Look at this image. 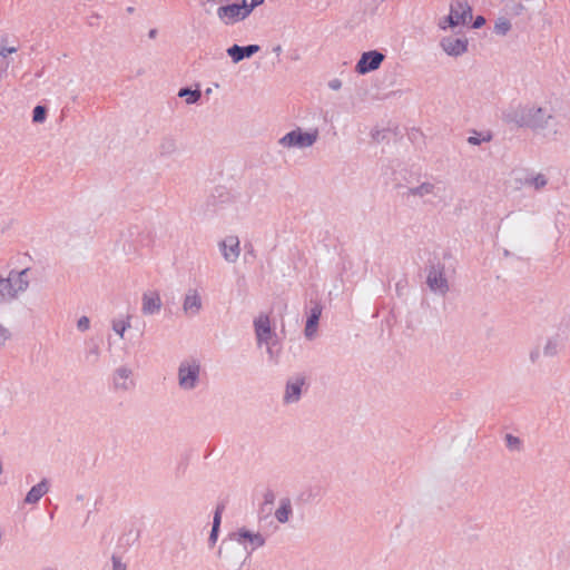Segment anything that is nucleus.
<instances>
[{"label":"nucleus","mask_w":570,"mask_h":570,"mask_svg":"<svg viewBox=\"0 0 570 570\" xmlns=\"http://www.w3.org/2000/svg\"><path fill=\"white\" fill-rule=\"evenodd\" d=\"M566 119L563 102L558 98L518 105L503 112L505 122L528 128L550 140L563 135Z\"/></svg>","instance_id":"1"},{"label":"nucleus","mask_w":570,"mask_h":570,"mask_svg":"<svg viewBox=\"0 0 570 570\" xmlns=\"http://www.w3.org/2000/svg\"><path fill=\"white\" fill-rule=\"evenodd\" d=\"M30 284L29 268L10 271L8 276H0V304L12 302L24 293Z\"/></svg>","instance_id":"2"},{"label":"nucleus","mask_w":570,"mask_h":570,"mask_svg":"<svg viewBox=\"0 0 570 570\" xmlns=\"http://www.w3.org/2000/svg\"><path fill=\"white\" fill-rule=\"evenodd\" d=\"M218 557L222 558L229 567L240 568L248 559L247 550L238 540L234 532L224 540L218 550Z\"/></svg>","instance_id":"3"},{"label":"nucleus","mask_w":570,"mask_h":570,"mask_svg":"<svg viewBox=\"0 0 570 570\" xmlns=\"http://www.w3.org/2000/svg\"><path fill=\"white\" fill-rule=\"evenodd\" d=\"M200 362L196 358H186L179 363L177 371L178 386L183 391L195 390L200 381Z\"/></svg>","instance_id":"4"},{"label":"nucleus","mask_w":570,"mask_h":570,"mask_svg":"<svg viewBox=\"0 0 570 570\" xmlns=\"http://www.w3.org/2000/svg\"><path fill=\"white\" fill-rule=\"evenodd\" d=\"M318 129L303 131L297 127L278 139V145L286 149H305L312 147L318 139Z\"/></svg>","instance_id":"5"},{"label":"nucleus","mask_w":570,"mask_h":570,"mask_svg":"<svg viewBox=\"0 0 570 570\" xmlns=\"http://www.w3.org/2000/svg\"><path fill=\"white\" fill-rule=\"evenodd\" d=\"M426 285L439 295L444 296L449 292V282L445 277V267L441 263L430 265L426 276Z\"/></svg>","instance_id":"6"},{"label":"nucleus","mask_w":570,"mask_h":570,"mask_svg":"<svg viewBox=\"0 0 570 570\" xmlns=\"http://www.w3.org/2000/svg\"><path fill=\"white\" fill-rule=\"evenodd\" d=\"M472 19V8L464 0H455L450 6V14L445 18L444 22L449 27H456L465 24Z\"/></svg>","instance_id":"7"},{"label":"nucleus","mask_w":570,"mask_h":570,"mask_svg":"<svg viewBox=\"0 0 570 570\" xmlns=\"http://www.w3.org/2000/svg\"><path fill=\"white\" fill-rule=\"evenodd\" d=\"M234 534L236 540L246 548L248 556L265 544V538L259 532H253L246 528L238 529Z\"/></svg>","instance_id":"8"},{"label":"nucleus","mask_w":570,"mask_h":570,"mask_svg":"<svg viewBox=\"0 0 570 570\" xmlns=\"http://www.w3.org/2000/svg\"><path fill=\"white\" fill-rule=\"evenodd\" d=\"M384 58H385V56L377 50H371V51L364 52L361 56L360 60L357 61L355 70H356V72H358L361 75H365L371 71H374L380 68Z\"/></svg>","instance_id":"9"},{"label":"nucleus","mask_w":570,"mask_h":570,"mask_svg":"<svg viewBox=\"0 0 570 570\" xmlns=\"http://www.w3.org/2000/svg\"><path fill=\"white\" fill-rule=\"evenodd\" d=\"M217 16L220 20H223L226 24L235 23L237 21L244 20L249 16V10L244 8L243 3L237 4H228L223 6L217 9Z\"/></svg>","instance_id":"10"},{"label":"nucleus","mask_w":570,"mask_h":570,"mask_svg":"<svg viewBox=\"0 0 570 570\" xmlns=\"http://www.w3.org/2000/svg\"><path fill=\"white\" fill-rule=\"evenodd\" d=\"M440 45L449 56L453 57L461 56L468 50V39L465 37H444Z\"/></svg>","instance_id":"11"},{"label":"nucleus","mask_w":570,"mask_h":570,"mask_svg":"<svg viewBox=\"0 0 570 570\" xmlns=\"http://www.w3.org/2000/svg\"><path fill=\"white\" fill-rule=\"evenodd\" d=\"M203 308V302L199 292L196 288H189L183 301V311L187 316H196Z\"/></svg>","instance_id":"12"},{"label":"nucleus","mask_w":570,"mask_h":570,"mask_svg":"<svg viewBox=\"0 0 570 570\" xmlns=\"http://www.w3.org/2000/svg\"><path fill=\"white\" fill-rule=\"evenodd\" d=\"M305 384V377L296 375L291 377L285 387L284 402L286 404L296 403L299 401L302 395V387Z\"/></svg>","instance_id":"13"},{"label":"nucleus","mask_w":570,"mask_h":570,"mask_svg":"<svg viewBox=\"0 0 570 570\" xmlns=\"http://www.w3.org/2000/svg\"><path fill=\"white\" fill-rule=\"evenodd\" d=\"M254 327H255V334H256V337H257V343L258 345H262V344H268V342L271 341L274 332L271 327V321H269V317L267 315H259L255 321H254Z\"/></svg>","instance_id":"14"},{"label":"nucleus","mask_w":570,"mask_h":570,"mask_svg":"<svg viewBox=\"0 0 570 570\" xmlns=\"http://www.w3.org/2000/svg\"><path fill=\"white\" fill-rule=\"evenodd\" d=\"M222 254L228 263H235L240 254L239 239L237 236H228L219 243Z\"/></svg>","instance_id":"15"},{"label":"nucleus","mask_w":570,"mask_h":570,"mask_svg":"<svg viewBox=\"0 0 570 570\" xmlns=\"http://www.w3.org/2000/svg\"><path fill=\"white\" fill-rule=\"evenodd\" d=\"M163 306L158 292H145L141 297V312L144 315H154L160 312Z\"/></svg>","instance_id":"16"},{"label":"nucleus","mask_w":570,"mask_h":570,"mask_svg":"<svg viewBox=\"0 0 570 570\" xmlns=\"http://www.w3.org/2000/svg\"><path fill=\"white\" fill-rule=\"evenodd\" d=\"M132 371L128 366H120L114 372V387L118 391H128L134 387L135 383L131 380Z\"/></svg>","instance_id":"17"},{"label":"nucleus","mask_w":570,"mask_h":570,"mask_svg":"<svg viewBox=\"0 0 570 570\" xmlns=\"http://www.w3.org/2000/svg\"><path fill=\"white\" fill-rule=\"evenodd\" d=\"M323 307L320 303H314L306 321L304 334L307 340H313L316 335L317 325L322 315Z\"/></svg>","instance_id":"18"},{"label":"nucleus","mask_w":570,"mask_h":570,"mask_svg":"<svg viewBox=\"0 0 570 570\" xmlns=\"http://www.w3.org/2000/svg\"><path fill=\"white\" fill-rule=\"evenodd\" d=\"M258 45H248L245 47L233 45L227 49V55L232 58L234 63H238L245 58H250L253 55L259 51Z\"/></svg>","instance_id":"19"},{"label":"nucleus","mask_w":570,"mask_h":570,"mask_svg":"<svg viewBox=\"0 0 570 570\" xmlns=\"http://www.w3.org/2000/svg\"><path fill=\"white\" fill-rule=\"evenodd\" d=\"M522 184L534 191H542L549 184V177L544 173L530 171L525 175Z\"/></svg>","instance_id":"20"},{"label":"nucleus","mask_w":570,"mask_h":570,"mask_svg":"<svg viewBox=\"0 0 570 570\" xmlns=\"http://www.w3.org/2000/svg\"><path fill=\"white\" fill-rule=\"evenodd\" d=\"M438 195V187L429 181H424L416 187H411L406 191V196L419 197L428 200L429 197H435Z\"/></svg>","instance_id":"21"},{"label":"nucleus","mask_w":570,"mask_h":570,"mask_svg":"<svg viewBox=\"0 0 570 570\" xmlns=\"http://www.w3.org/2000/svg\"><path fill=\"white\" fill-rule=\"evenodd\" d=\"M49 491V483L46 479L41 480L38 484L33 485L24 498L28 504L37 503Z\"/></svg>","instance_id":"22"},{"label":"nucleus","mask_w":570,"mask_h":570,"mask_svg":"<svg viewBox=\"0 0 570 570\" xmlns=\"http://www.w3.org/2000/svg\"><path fill=\"white\" fill-rule=\"evenodd\" d=\"M292 501L289 498H282L279 507L275 511V518L279 523H286L292 514Z\"/></svg>","instance_id":"23"},{"label":"nucleus","mask_w":570,"mask_h":570,"mask_svg":"<svg viewBox=\"0 0 570 570\" xmlns=\"http://www.w3.org/2000/svg\"><path fill=\"white\" fill-rule=\"evenodd\" d=\"M131 315L127 314L125 318H115L111 321L114 332L120 337H125V332L130 327Z\"/></svg>","instance_id":"24"},{"label":"nucleus","mask_w":570,"mask_h":570,"mask_svg":"<svg viewBox=\"0 0 570 570\" xmlns=\"http://www.w3.org/2000/svg\"><path fill=\"white\" fill-rule=\"evenodd\" d=\"M178 97L186 98L187 105L197 104L202 98V91L199 89H190L188 87L180 88L178 91Z\"/></svg>","instance_id":"25"},{"label":"nucleus","mask_w":570,"mask_h":570,"mask_svg":"<svg viewBox=\"0 0 570 570\" xmlns=\"http://www.w3.org/2000/svg\"><path fill=\"white\" fill-rule=\"evenodd\" d=\"M223 510H224V505H218L216 508V511L214 514L213 527H212V531L209 534V542L212 544L216 543L217 538H218V531H219V527H220Z\"/></svg>","instance_id":"26"},{"label":"nucleus","mask_w":570,"mask_h":570,"mask_svg":"<svg viewBox=\"0 0 570 570\" xmlns=\"http://www.w3.org/2000/svg\"><path fill=\"white\" fill-rule=\"evenodd\" d=\"M159 150L161 155L169 156L177 150V141L173 137H164Z\"/></svg>","instance_id":"27"},{"label":"nucleus","mask_w":570,"mask_h":570,"mask_svg":"<svg viewBox=\"0 0 570 570\" xmlns=\"http://www.w3.org/2000/svg\"><path fill=\"white\" fill-rule=\"evenodd\" d=\"M494 32L500 36H505L511 30V22L505 18H499L493 28Z\"/></svg>","instance_id":"28"},{"label":"nucleus","mask_w":570,"mask_h":570,"mask_svg":"<svg viewBox=\"0 0 570 570\" xmlns=\"http://www.w3.org/2000/svg\"><path fill=\"white\" fill-rule=\"evenodd\" d=\"M558 353V343L554 340H547L544 346L542 348V354L544 356L551 357Z\"/></svg>","instance_id":"29"},{"label":"nucleus","mask_w":570,"mask_h":570,"mask_svg":"<svg viewBox=\"0 0 570 570\" xmlns=\"http://www.w3.org/2000/svg\"><path fill=\"white\" fill-rule=\"evenodd\" d=\"M47 109L43 106H37L33 109L32 120L35 122H42L46 119Z\"/></svg>","instance_id":"30"},{"label":"nucleus","mask_w":570,"mask_h":570,"mask_svg":"<svg viewBox=\"0 0 570 570\" xmlns=\"http://www.w3.org/2000/svg\"><path fill=\"white\" fill-rule=\"evenodd\" d=\"M11 338V332L0 323V350H2L7 342Z\"/></svg>","instance_id":"31"},{"label":"nucleus","mask_w":570,"mask_h":570,"mask_svg":"<svg viewBox=\"0 0 570 570\" xmlns=\"http://www.w3.org/2000/svg\"><path fill=\"white\" fill-rule=\"evenodd\" d=\"M505 443L510 450H519L520 444H521L520 439L512 434L505 435Z\"/></svg>","instance_id":"32"},{"label":"nucleus","mask_w":570,"mask_h":570,"mask_svg":"<svg viewBox=\"0 0 570 570\" xmlns=\"http://www.w3.org/2000/svg\"><path fill=\"white\" fill-rule=\"evenodd\" d=\"M525 11V7L521 2H513L509 7V12L512 16H520Z\"/></svg>","instance_id":"33"},{"label":"nucleus","mask_w":570,"mask_h":570,"mask_svg":"<svg viewBox=\"0 0 570 570\" xmlns=\"http://www.w3.org/2000/svg\"><path fill=\"white\" fill-rule=\"evenodd\" d=\"M89 326H90V321L87 316H81L77 322V327L81 332L89 330Z\"/></svg>","instance_id":"34"},{"label":"nucleus","mask_w":570,"mask_h":570,"mask_svg":"<svg viewBox=\"0 0 570 570\" xmlns=\"http://www.w3.org/2000/svg\"><path fill=\"white\" fill-rule=\"evenodd\" d=\"M264 0H242V3L244 8L249 10V13L253 11L254 8L263 3Z\"/></svg>","instance_id":"35"},{"label":"nucleus","mask_w":570,"mask_h":570,"mask_svg":"<svg viewBox=\"0 0 570 570\" xmlns=\"http://www.w3.org/2000/svg\"><path fill=\"white\" fill-rule=\"evenodd\" d=\"M112 570H127L126 563H124L120 558L112 556Z\"/></svg>","instance_id":"36"},{"label":"nucleus","mask_w":570,"mask_h":570,"mask_svg":"<svg viewBox=\"0 0 570 570\" xmlns=\"http://www.w3.org/2000/svg\"><path fill=\"white\" fill-rule=\"evenodd\" d=\"M541 355H543V354H542V351H541L540 346L534 347L530 352V360H531V362H533V363L538 362Z\"/></svg>","instance_id":"37"},{"label":"nucleus","mask_w":570,"mask_h":570,"mask_svg":"<svg viewBox=\"0 0 570 570\" xmlns=\"http://www.w3.org/2000/svg\"><path fill=\"white\" fill-rule=\"evenodd\" d=\"M275 493L272 490H267L264 493V504H273L275 501Z\"/></svg>","instance_id":"38"},{"label":"nucleus","mask_w":570,"mask_h":570,"mask_svg":"<svg viewBox=\"0 0 570 570\" xmlns=\"http://www.w3.org/2000/svg\"><path fill=\"white\" fill-rule=\"evenodd\" d=\"M489 140H490V136H488L487 138H482V139H480V138H479V137H476V136H470V137L468 138V142H469L470 145H480V144H481V141H489Z\"/></svg>","instance_id":"39"},{"label":"nucleus","mask_w":570,"mask_h":570,"mask_svg":"<svg viewBox=\"0 0 570 570\" xmlns=\"http://www.w3.org/2000/svg\"><path fill=\"white\" fill-rule=\"evenodd\" d=\"M485 23V18L483 16H478L473 21L472 28L479 29Z\"/></svg>","instance_id":"40"},{"label":"nucleus","mask_w":570,"mask_h":570,"mask_svg":"<svg viewBox=\"0 0 570 570\" xmlns=\"http://www.w3.org/2000/svg\"><path fill=\"white\" fill-rule=\"evenodd\" d=\"M328 87L332 89V90H338L341 89L342 87V81L337 78L335 79H332L330 82H328Z\"/></svg>","instance_id":"41"},{"label":"nucleus","mask_w":570,"mask_h":570,"mask_svg":"<svg viewBox=\"0 0 570 570\" xmlns=\"http://www.w3.org/2000/svg\"><path fill=\"white\" fill-rule=\"evenodd\" d=\"M273 52L276 53L277 56H279L282 52V46L281 45L275 46L273 48Z\"/></svg>","instance_id":"42"},{"label":"nucleus","mask_w":570,"mask_h":570,"mask_svg":"<svg viewBox=\"0 0 570 570\" xmlns=\"http://www.w3.org/2000/svg\"><path fill=\"white\" fill-rule=\"evenodd\" d=\"M156 33H157V30L156 29H151L148 33L149 38H155L156 37Z\"/></svg>","instance_id":"43"},{"label":"nucleus","mask_w":570,"mask_h":570,"mask_svg":"<svg viewBox=\"0 0 570 570\" xmlns=\"http://www.w3.org/2000/svg\"><path fill=\"white\" fill-rule=\"evenodd\" d=\"M267 353H268L269 357L273 360L274 358V353H273V351H272V348L269 346L267 347Z\"/></svg>","instance_id":"44"},{"label":"nucleus","mask_w":570,"mask_h":570,"mask_svg":"<svg viewBox=\"0 0 570 570\" xmlns=\"http://www.w3.org/2000/svg\"><path fill=\"white\" fill-rule=\"evenodd\" d=\"M379 135H380V131H376V132H373V134H372V136H373V138H374V139H377Z\"/></svg>","instance_id":"45"},{"label":"nucleus","mask_w":570,"mask_h":570,"mask_svg":"<svg viewBox=\"0 0 570 570\" xmlns=\"http://www.w3.org/2000/svg\"><path fill=\"white\" fill-rule=\"evenodd\" d=\"M440 27H441L442 29H445V28H446V26H445L444 23H442V22H440Z\"/></svg>","instance_id":"46"},{"label":"nucleus","mask_w":570,"mask_h":570,"mask_svg":"<svg viewBox=\"0 0 570 570\" xmlns=\"http://www.w3.org/2000/svg\"><path fill=\"white\" fill-rule=\"evenodd\" d=\"M127 11H128V12H132V11H134V8L129 7V8L127 9Z\"/></svg>","instance_id":"47"},{"label":"nucleus","mask_w":570,"mask_h":570,"mask_svg":"<svg viewBox=\"0 0 570 570\" xmlns=\"http://www.w3.org/2000/svg\"><path fill=\"white\" fill-rule=\"evenodd\" d=\"M92 353H95L96 355H98V350H97V348H95V350L92 351Z\"/></svg>","instance_id":"48"},{"label":"nucleus","mask_w":570,"mask_h":570,"mask_svg":"<svg viewBox=\"0 0 570 570\" xmlns=\"http://www.w3.org/2000/svg\"><path fill=\"white\" fill-rule=\"evenodd\" d=\"M42 570H53V569H50V568H46V569H42Z\"/></svg>","instance_id":"49"}]
</instances>
